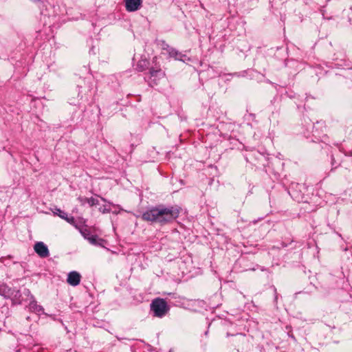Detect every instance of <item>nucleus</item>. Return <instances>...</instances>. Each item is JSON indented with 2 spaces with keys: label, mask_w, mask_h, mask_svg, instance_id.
<instances>
[{
  "label": "nucleus",
  "mask_w": 352,
  "mask_h": 352,
  "mask_svg": "<svg viewBox=\"0 0 352 352\" xmlns=\"http://www.w3.org/2000/svg\"><path fill=\"white\" fill-rule=\"evenodd\" d=\"M151 310L155 317L161 318L168 312L169 307L165 300L157 298L151 303Z\"/></svg>",
  "instance_id": "f03ea898"
},
{
  "label": "nucleus",
  "mask_w": 352,
  "mask_h": 352,
  "mask_svg": "<svg viewBox=\"0 0 352 352\" xmlns=\"http://www.w3.org/2000/svg\"><path fill=\"white\" fill-rule=\"evenodd\" d=\"M169 56L173 58L176 60H180L182 62H185L186 60H190V58L186 56V55L183 54L180 52L177 51L176 49L173 48L169 53Z\"/></svg>",
  "instance_id": "423d86ee"
},
{
  "label": "nucleus",
  "mask_w": 352,
  "mask_h": 352,
  "mask_svg": "<svg viewBox=\"0 0 352 352\" xmlns=\"http://www.w3.org/2000/svg\"><path fill=\"white\" fill-rule=\"evenodd\" d=\"M88 241L93 245H102L103 240L98 238L96 235H92L88 238Z\"/></svg>",
  "instance_id": "9d476101"
},
{
  "label": "nucleus",
  "mask_w": 352,
  "mask_h": 352,
  "mask_svg": "<svg viewBox=\"0 0 352 352\" xmlns=\"http://www.w3.org/2000/svg\"><path fill=\"white\" fill-rule=\"evenodd\" d=\"M180 208L177 206H166L163 204L148 208L142 214L146 221L159 223L161 226L175 221L179 214Z\"/></svg>",
  "instance_id": "f257e3e1"
},
{
  "label": "nucleus",
  "mask_w": 352,
  "mask_h": 352,
  "mask_svg": "<svg viewBox=\"0 0 352 352\" xmlns=\"http://www.w3.org/2000/svg\"><path fill=\"white\" fill-rule=\"evenodd\" d=\"M87 204L89 206H93L98 204V200L96 198L91 197V198H89V199L87 200Z\"/></svg>",
  "instance_id": "ddd939ff"
},
{
  "label": "nucleus",
  "mask_w": 352,
  "mask_h": 352,
  "mask_svg": "<svg viewBox=\"0 0 352 352\" xmlns=\"http://www.w3.org/2000/svg\"><path fill=\"white\" fill-rule=\"evenodd\" d=\"M14 291L6 285H1L0 287V295L3 296L5 298H10L13 296Z\"/></svg>",
  "instance_id": "1a4fd4ad"
},
{
  "label": "nucleus",
  "mask_w": 352,
  "mask_h": 352,
  "mask_svg": "<svg viewBox=\"0 0 352 352\" xmlns=\"http://www.w3.org/2000/svg\"><path fill=\"white\" fill-rule=\"evenodd\" d=\"M78 199L82 205H85V204H87V200L89 198L80 197L78 198Z\"/></svg>",
  "instance_id": "2eb2a0df"
},
{
  "label": "nucleus",
  "mask_w": 352,
  "mask_h": 352,
  "mask_svg": "<svg viewBox=\"0 0 352 352\" xmlns=\"http://www.w3.org/2000/svg\"><path fill=\"white\" fill-rule=\"evenodd\" d=\"M29 309L31 311L37 314H45L43 307L41 305H38L34 298L31 300L29 304Z\"/></svg>",
  "instance_id": "0eeeda50"
},
{
  "label": "nucleus",
  "mask_w": 352,
  "mask_h": 352,
  "mask_svg": "<svg viewBox=\"0 0 352 352\" xmlns=\"http://www.w3.org/2000/svg\"><path fill=\"white\" fill-rule=\"evenodd\" d=\"M124 3L126 10L128 12H132L140 8L142 0H124Z\"/></svg>",
  "instance_id": "20e7f679"
},
{
  "label": "nucleus",
  "mask_w": 352,
  "mask_h": 352,
  "mask_svg": "<svg viewBox=\"0 0 352 352\" xmlns=\"http://www.w3.org/2000/svg\"><path fill=\"white\" fill-rule=\"evenodd\" d=\"M99 210L102 212V213H108L110 212V208H107L106 207V206H103V207H100L99 208Z\"/></svg>",
  "instance_id": "dca6fc26"
},
{
  "label": "nucleus",
  "mask_w": 352,
  "mask_h": 352,
  "mask_svg": "<svg viewBox=\"0 0 352 352\" xmlns=\"http://www.w3.org/2000/svg\"><path fill=\"white\" fill-rule=\"evenodd\" d=\"M34 250L41 258H46L50 255L47 246L42 241L36 242L34 245Z\"/></svg>",
  "instance_id": "7ed1b4c3"
},
{
  "label": "nucleus",
  "mask_w": 352,
  "mask_h": 352,
  "mask_svg": "<svg viewBox=\"0 0 352 352\" xmlns=\"http://www.w3.org/2000/svg\"><path fill=\"white\" fill-rule=\"evenodd\" d=\"M162 48L169 54L170 52L173 47H170L168 44L163 41L162 43Z\"/></svg>",
  "instance_id": "f8f14e48"
},
{
  "label": "nucleus",
  "mask_w": 352,
  "mask_h": 352,
  "mask_svg": "<svg viewBox=\"0 0 352 352\" xmlns=\"http://www.w3.org/2000/svg\"><path fill=\"white\" fill-rule=\"evenodd\" d=\"M80 274L76 271H72L68 274L67 281L70 285L75 287L80 284Z\"/></svg>",
  "instance_id": "39448f33"
},
{
  "label": "nucleus",
  "mask_w": 352,
  "mask_h": 352,
  "mask_svg": "<svg viewBox=\"0 0 352 352\" xmlns=\"http://www.w3.org/2000/svg\"><path fill=\"white\" fill-rule=\"evenodd\" d=\"M54 213L58 216H59L61 219L66 220L69 223H72L74 221V219L73 217H68L67 213L61 210L59 208H56Z\"/></svg>",
  "instance_id": "6e6552de"
},
{
  "label": "nucleus",
  "mask_w": 352,
  "mask_h": 352,
  "mask_svg": "<svg viewBox=\"0 0 352 352\" xmlns=\"http://www.w3.org/2000/svg\"><path fill=\"white\" fill-rule=\"evenodd\" d=\"M23 293L24 295L30 296V300L34 298V296L31 294L30 291L28 289H24Z\"/></svg>",
  "instance_id": "4468645a"
},
{
  "label": "nucleus",
  "mask_w": 352,
  "mask_h": 352,
  "mask_svg": "<svg viewBox=\"0 0 352 352\" xmlns=\"http://www.w3.org/2000/svg\"><path fill=\"white\" fill-rule=\"evenodd\" d=\"M150 74H151V78L164 76V73L162 72L161 69H151L150 70Z\"/></svg>",
  "instance_id": "9b49d317"
}]
</instances>
